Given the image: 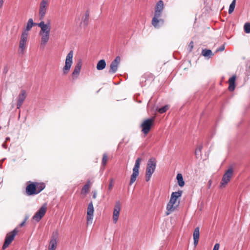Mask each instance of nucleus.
I'll use <instances>...</instances> for the list:
<instances>
[{
    "mask_svg": "<svg viewBox=\"0 0 250 250\" xmlns=\"http://www.w3.org/2000/svg\"><path fill=\"white\" fill-rule=\"evenodd\" d=\"M28 35L21 33L19 42V51L23 54L26 48Z\"/></svg>",
    "mask_w": 250,
    "mask_h": 250,
    "instance_id": "nucleus-10",
    "label": "nucleus"
},
{
    "mask_svg": "<svg viewBox=\"0 0 250 250\" xmlns=\"http://www.w3.org/2000/svg\"><path fill=\"white\" fill-rule=\"evenodd\" d=\"M219 247H220V245H219V244H218V243H216V244H215V245L214 246V247H213V250H219Z\"/></svg>",
    "mask_w": 250,
    "mask_h": 250,
    "instance_id": "nucleus-39",
    "label": "nucleus"
},
{
    "mask_svg": "<svg viewBox=\"0 0 250 250\" xmlns=\"http://www.w3.org/2000/svg\"><path fill=\"white\" fill-rule=\"evenodd\" d=\"M121 205L120 201H117L115 203L113 213V222L116 224L118 220L119 216L121 210Z\"/></svg>",
    "mask_w": 250,
    "mask_h": 250,
    "instance_id": "nucleus-15",
    "label": "nucleus"
},
{
    "mask_svg": "<svg viewBox=\"0 0 250 250\" xmlns=\"http://www.w3.org/2000/svg\"><path fill=\"white\" fill-rule=\"evenodd\" d=\"M154 80V75L149 72L145 73L140 78V83L142 85H144V83L147 81L151 82Z\"/></svg>",
    "mask_w": 250,
    "mask_h": 250,
    "instance_id": "nucleus-18",
    "label": "nucleus"
},
{
    "mask_svg": "<svg viewBox=\"0 0 250 250\" xmlns=\"http://www.w3.org/2000/svg\"><path fill=\"white\" fill-rule=\"evenodd\" d=\"M73 51L71 50L67 55L65 61V65L62 68L63 74L64 75H67L70 71L73 63Z\"/></svg>",
    "mask_w": 250,
    "mask_h": 250,
    "instance_id": "nucleus-5",
    "label": "nucleus"
},
{
    "mask_svg": "<svg viewBox=\"0 0 250 250\" xmlns=\"http://www.w3.org/2000/svg\"><path fill=\"white\" fill-rule=\"evenodd\" d=\"M208 188H210V187L211 185V180H209V182H208Z\"/></svg>",
    "mask_w": 250,
    "mask_h": 250,
    "instance_id": "nucleus-44",
    "label": "nucleus"
},
{
    "mask_svg": "<svg viewBox=\"0 0 250 250\" xmlns=\"http://www.w3.org/2000/svg\"><path fill=\"white\" fill-rule=\"evenodd\" d=\"M121 58L119 56L115 58L113 61H112L110 65V69L109 73L110 74L115 73L118 69V65L120 62Z\"/></svg>",
    "mask_w": 250,
    "mask_h": 250,
    "instance_id": "nucleus-14",
    "label": "nucleus"
},
{
    "mask_svg": "<svg viewBox=\"0 0 250 250\" xmlns=\"http://www.w3.org/2000/svg\"><path fill=\"white\" fill-rule=\"evenodd\" d=\"M49 4V0H42L39 5V16L40 20H43L46 15Z\"/></svg>",
    "mask_w": 250,
    "mask_h": 250,
    "instance_id": "nucleus-8",
    "label": "nucleus"
},
{
    "mask_svg": "<svg viewBox=\"0 0 250 250\" xmlns=\"http://www.w3.org/2000/svg\"><path fill=\"white\" fill-rule=\"evenodd\" d=\"M4 0H0V8H1L3 6Z\"/></svg>",
    "mask_w": 250,
    "mask_h": 250,
    "instance_id": "nucleus-42",
    "label": "nucleus"
},
{
    "mask_svg": "<svg viewBox=\"0 0 250 250\" xmlns=\"http://www.w3.org/2000/svg\"><path fill=\"white\" fill-rule=\"evenodd\" d=\"M106 66V62L105 60H100L97 64V69L98 70H103Z\"/></svg>",
    "mask_w": 250,
    "mask_h": 250,
    "instance_id": "nucleus-25",
    "label": "nucleus"
},
{
    "mask_svg": "<svg viewBox=\"0 0 250 250\" xmlns=\"http://www.w3.org/2000/svg\"><path fill=\"white\" fill-rule=\"evenodd\" d=\"M91 186V183L90 181H88L87 183L83 186L82 189V193L86 194L87 193L89 189Z\"/></svg>",
    "mask_w": 250,
    "mask_h": 250,
    "instance_id": "nucleus-30",
    "label": "nucleus"
},
{
    "mask_svg": "<svg viewBox=\"0 0 250 250\" xmlns=\"http://www.w3.org/2000/svg\"><path fill=\"white\" fill-rule=\"evenodd\" d=\"M97 197V193L96 192H94L93 194V198L95 199Z\"/></svg>",
    "mask_w": 250,
    "mask_h": 250,
    "instance_id": "nucleus-43",
    "label": "nucleus"
},
{
    "mask_svg": "<svg viewBox=\"0 0 250 250\" xmlns=\"http://www.w3.org/2000/svg\"><path fill=\"white\" fill-rule=\"evenodd\" d=\"M236 0H233L229 5V13L231 14L234 11L235 6Z\"/></svg>",
    "mask_w": 250,
    "mask_h": 250,
    "instance_id": "nucleus-32",
    "label": "nucleus"
},
{
    "mask_svg": "<svg viewBox=\"0 0 250 250\" xmlns=\"http://www.w3.org/2000/svg\"><path fill=\"white\" fill-rule=\"evenodd\" d=\"M58 233L53 232L51 236L48 250H56L57 247Z\"/></svg>",
    "mask_w": 250,
    "mask_h": 250,
    "instance_id": "nucleus-13",
    "label": "nucleus"
},
{
    "mask_svg": "<svg viewBox=\"0 0 250 250\" xmlns=\"http://www.w3.org/2000/svg\"><path fill=\"white\" fill-rule=\"evenodd\" d=\"M155 117L144 119L140 125L141 131L145 136L148 134L154 125Z\"/></svg>",
    "mask_w": 250,
    "mask_h": 250,
    "instance_id": "nucleus-4",
    "label": "nucleus"
},
{
    "mask_svg": "<svg viewBox=\"0 0 250 250\" xmlns=\"http://www.w3.org/2000/svg\"><path fill=\"white\" fill-rule=\"evenodd\" d=\"M36 184V187H37V194L41 192L45 188V185L44 183H40L37 182L34 183Z\"/></svg>",
    "mask_w": 250,
    "mask_h": 250,
    "instance_id": "nucleus-27",
    "label": "nucleus"
},
{
    "mask_svg": "<svg viewBox=\"0 0 250 250\" xmlns=\"http://www.w3.org/2000/svg\"><path fill=\"white\" fill-rule=\"evenodd\" d=\"M233 170L230 167L229 168L223 175L222 181L221 182V186L225 187L226 185L230 181L231 178L233 175Z\"/></svg>",
    "mask_w": 250,
    "mask_h": 250,
    "instance_id": "nucleus-9",
    "label": "nucleus"
},
{
    "mask_svg": "<svg viewBox=\"0 0 250 250\" xmlns=\"http://www.w3.org/2000/svg\"><path fill=\"white\" fill-rule=\"evenodd\" d=\"M168 109H169V106L168 105H166L161 108H160L158 109V111L160 113L162 114V113L166 112Z\"/></svg>",
    "mask_w": 250,
    "mask_h": 250,
    "instance_id": "nucleus-33",
    "label": "nucleus"
},
{
    "mask_svg": "<svg viewBox=\"0 0 250 250\" xmlns=\"http://www.w3.org/2000/svg\"><path fill=\"white\" fill-rule=\"evenodd\" d=\"M244 30L246 33H250V23H246L244 25Z\"/></svg>",
    "mask_w": 250,
    "mask_h": 250,
    "instance_id": "nucleus-35",
    "label": "nucleus"
},
{
    "mask_svg": "<svg viewBox=\"0 0 250 250\" xmlns=\"http://www.w3.org/2000/svg\"><path fill=\"white\" fill-rule=\"evenodd\" d=\"M38 23H35L32 19H29L27 21L26 28L22 31V34H25L27 35H29V31L31 29L33 26L37 25Z\"/></svg>",
    "mask_w": 250,
    "mask_h": 250,
    "instance_id": "nucleus-22",
    "label": "nucleus"
},
{
    "mask_svg": "<svg viewBox=\"0 0 250 250\" xmlns=\"http://www.w3.org/2000/svg\"><path fill=\"white\" fill-rule=\"evenodd\" d=\"M142 161V159L138 158L136 161L135 165L133 168V173L131 175L129 185H132L136 180L137 177L139 175V170L140 166V164Z\"/></svg>",
    "mask_w": 250,
    "mask_h": 250,
    "instance_id": "nucleus-7",
    "label": "nucleus"
},
{
    "mask_svg": "<svg viewBox=\"0 0 250 250\" xmlns=\"http://www.w3.org/2000/svg\"><path fill=\"white\" fill-rule=\"evenodd\" d=\"M89 18V13L88 11H86L82 18V23H83L85 25H87L88 22Z\"/></svg>",
    "mask_w": 250,
    "mask_h": 250,
    "instance_id": "nucleus-28",
    "label": "nucleus"
},
{
    "mask_svg": "<svg viewBox=\"0 0 250 250\" xmlns=\"http://www.w3.org/2000/svg\"><path fill=\"white\" fill-rule=\"evenodd\" d=\"M176 179L177 180L178 185L180 187H183L185 185V182L183 180V175L181 173H178L177 175Z\"/></svg>",
    "mask_w": 250,
    "mask_h": 250,
    "instance_id": "nucleus-26",
    "label": "nucleus"
},
{
    "mask_svg": "<svg viewBox=\"0 0 250 250\" xmlns=\"http://www.w3.org/2000/svg\"><path fill=\"white\" fill-rule=\"evenodd\" d=\"M94 209L93 203L91 201L88 205L87 209L86 220L87 224H91L93 219Z\"/></svg>",
    "mask_w": 250,
    "mask_h": 250,
    "instance_id": "nucleus-11",
    "label": "nucleus"
},
{
    "mask_svg": "<svg viewBox=\"0 0 250 250\" xmlns=\"http://www.w3.org/2000/svg\"><path fill=\"white\" fill-rule=\"evenodd\" d=\"M26 97V91L24 89L21 90L18 96V99L17 102V108H20L21 107Z\"/></svg>",
    "mask_w": 250,
    "mask_h": 250,
    "instance_id": "nucleus-20",
    "label": "nucleus"
},
{
    "mask_svg": "<svg viewBox=\"0 0 250 250\" xmlns=\"http://www.w3.org/2000/svg\"><path fill=\"white\" fill-rule=\"evenodd\" d=\"M47 207L46 204H44L40 209L35 213L33 217V219L39 222L44 215L46 212Z\"/></svg>",
    "mask_w": 250,
    "mask_h": 250,
    "instance_id": "nucleus-12",
    "label": "nucleus"
},
{
    "mask_svg": "<svg viewBox=\"0 0 250 250\" xmlns=\"http://www.w3.org/2000/svg\"><path fill=\"white\" fill-rule=\"evenodd\" d=\"M183 193V191L179 190L177 192L172 193L169 201L167 206L166 214L168 215L173 212L175 209L179 206L180 200L178 199Z\"/></svg>",
    "mask_w": 250,
    "mask_h": 250,
    "instance_id": "nucleus-2",
    "label": "nucleus"
},
{
    "mask_svg": "<svg viewBox=\"0 0 250 250\" xmlns=\"http://www.w3.org/2000/svg\"><path fill=\"white\" fill-rule=\"evenodd\" d=\"M113 179L112 178H111L110 180V183L108 186V190L109 191H111L113 188Z\"/></svg>",
    "mask_w": 250,
    "mask_h": 250,
    "instance_id": "nucleus-36",
    "label": "nucleus"
},
{
    "mask_svg": "<svg viewBox=\"0 0 250 250\" xmlns=\"http://www.w3.org/2000/svg\"><path fill=\"white\" fill-rule=\"evenodd\" d=\"M164 8V2L162 0H159L155 7L154 15L162 16Z\"/></svg>",
    "mask_w": 250,
    "mask_h": 250,
    "instance_id": "nucleus-19",
    "label": "nucleus"
},
{
    "mask_svg": "<svg viewBox=\"0 0 250 250\" xmlns=\"http://www.w3.org/2000/svg\"><path fill=\"white\" fill-rule=\"evenodd\" d=\"M108 155L106 153H104L103 155L102 160V165L103 166H105L108 161Z\"/></svg>",
    "mask_w": 250,
    "mask_h": 250,
    "instance_id": "nucleus-31",
    "label": "nucleus"
},
{
    "mask_svg": "<svg viewBox=\"0 0 250 250\" xmlns=\"http://www.w3.org/2000/svg\"><path fill=\"white\" fill-rule=\"evenodd\" d=\"M26 192L27 195L30 196L37 194V187L34 183H30L26 187Z\"/></svg>",
    "mask_w": 250,
    "mask_h": 250,
    "instance_id": "nucleus-17",
    "label": "nucleus"
},
{
    "mask_svg": "<svg viewBox=\"0 0 250 250\" xmlns=\"http://www.w3.org/2000/svg\"><path fill=\"white\" fill-rule=\"evenodd\" d=\"M202 147H203L202 146H199L195 149V154L196 157H197V156L201 155Z\"/></svg>",
    "mask_w": 250,
    "mask_h": 250,
    "instance_id": "nucleus-34",
    "label": "nucleus"
},
{
    "mask_svg": "<svg viewBox=\"0 0 250 250\" xmlns=\"http://www.w3.org/2000/svg\"><path fill=\"white\" fill-rule=\"evenodd\" d=\"M202 54L204 57H210L214 55V54L212 53V51L210 49H203L202 51Z\"/></svg>",
    "mask_w": 250,
    "mask_h": 250,
    "instance_id": "nucleus-29",
    "label": "nucleus"
},
{
    "mask_svg": "<svg viewBox=\"0 0 250 250\" xmlns=\"http://www.w3.org/2000/svg\"><path fill=\"white\" fill-rule=\"evenodd\" d=\"M157 161L154 157L150 158L147 163L146 171V180L148 182L150 180L152 174L156 169Z\"/></svg>",
    "mask_w": 250,
    "mask_h": 250,
    "instance_id": "nucleus-3",
    "label": "nucleus"
},
{
    "mask_svg": "<svg viewBox=\"0 0 250 250\" xmlns=\"http://www.w3.org/2000/svg\"><path fill=\"white\" fill-rule=\"evenodd\" d=\"M193 48V42L192 41L190 42L189 44H188V49L189 52H191L192 49Z\"/></svg>",
    "mask_w": 250,
    "mask_h": 250,
    "instance_id": "nucleus-38",
    "label": "nucleus"
},
{
    "mask_svg": "<svg viewBox=\"0 0 250 250\" xmlns=\"http://www.w3.org/2000/svg\"><path fill=\"white\" fill-rule=\"evenodd\" d=\"M200 236V228L199 227H196L194 229L193 234V240H194V245L195 247H196L197 245Z\"/></svg>",
    "mask_w": 250,
    "mask_h": 250,
    "instance_id": "nucleus-23",
    "label": "nucleus"
},
{
    "mask_svg": "<svg viewBox=\"0 0 250 250\" xmlns=\"http://www.w3.org/2000/svg\"><path fill=\"white\" fill-rule=\"evenodd\" d=\"M82 63L81 62H79L75 65L73 72L72 74V78L73 80L76 79L80 74Z\"/></svg>",
    "mask_w": 250,
    "mask_h": 250,
    "instance_id": "nucleus-21",
    "label": "nucleus"
},
{
    "mask_svg": "<svg viewBox=\"0 0 250 250\" xmlns=\"http://www.w3.org/2000/svg\"><path fill=\"white\" fill-rule=\"evenodd\" d=\"M26 220H27V218H25V219L24 220V221H23V222H22L20 224V226L21 227H22L24 226V225H25V222H26Z\"/></svg>",
    "mask_w": 250,
    "mask_h": 250,
    "instance_id": "nucleus-41",
    "label": "nucleus"
},
{
    "mask_svg": "<svg viewBox=\"0 0 250 250\" xmlns=\"http://www.w3.org/2000/svg\"><path fill=\"white\" fill-rule=\"evenodd\" d=\"M225 49V44H223L222 46H221L220 47H219L218 48H217L216 50V51L215 52H220V51H224Z\"/></svg>",
    "mask_w": 250,
    "mask_h": 250,
    "instance_id": "nucleus-37",
    "label": "nucleus"
},
{
    "mask_svg": "<svg viewBox=\"0 0 250 250\" xmlns=\"http://www.w3.org/2000/svg\"><path fill=\"white\" fill-rule=\"evenodd\" d=\"M161 16L154 15L151 21L152 25L156 28H159L164 23V20L160 19Z\"/></svg>",
    "mask_w": 250,
    "mask_h": 250,
    "instance_id": "nucleus-16",
    "label": "nucleus"
},
{
    "mask_svg": "<svg viewBox=\"0 0 250 250\" xmlns=\"http://www.w3.org/2000/svg\"><path fill=\"white\" fill-rule=\"evenodd\" d=\"M8 70L9 69L7 66H4L3 70V73L4 74H6L8 73Z\"/></svg>",
    "mask_w": 250,
    "mask_h": 250,
    "instance_id": "nucleus-40",
    "label": "nucleus"
},
{
    "mask_svg": "<svg viewBox=\"0 0 250 250\" xmlns=\"http://www.w3.org/2000/svg\"><path fill=\"white\" fill-rule=\"evenodd\" d=\"M236 77L235 75L232 76L229 80V91H233L235 85V82L236 80Z\"/></svg>",
    "mask_w": 250,
    "mask_h": 250,
    "instance_id": "nucleus-24",
    "label": "nucleus"
},
{
    "mask_svg": "<svg viewBox=\"0 0 250 250\" xmlns=\"http://www.w3.org/2000/svg\"><path fill=\"white\" fill-rule=\"evenodd\" d=\"M37 25L41 28L39 33V35L41 36L40 46L43 49L49 40L51 29V21L48 20L46 23L42 21L38 23Z\"/></svg>",
    "mask_w": 250,
    "mask_h": 250,
    "instance_id": "nucleus-1",
    "label": "nucleus"
},
{
    "mask_svg": "<svg viewBox=\"0 0 250 250\" xmlns=\"http://www.w3.org/2000/svg\"><path fill=\"white\" fill-rule=\"evenodd\" d=\"M19 231V230L16 228L13 230L6 234L4 244L2 246L3 250L5 249L10 245Z\"/></svg>",
    "mask_w": 250,
    "mask_h": 250,
    "instance_id": "nucleus-6",
    "label": "nucleus"
}]
</instances>
